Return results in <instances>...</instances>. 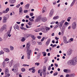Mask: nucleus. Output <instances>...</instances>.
<instances>
[{
	"label": "nucleus",
	"mask_w": 77,
	"mask_h": 77,
	"mask_svg": "<svg viewBox=\"0 0 77 77\" xmlns=\"http://www.w3.org/2000/svg\"><path fill=\"white\" fill-rule=\"evenodd\" d=\"M9 2L11 4H14L16 2V0H9Z\"/></svg>",
	"instance_id": "obj_8"
},
{
	"label": "nucleus",
	"mask_w": 77,
	"mask_h": 77,
	"mask_svg": "<svg viewBox=\"0 0 77 77\" xmlns=\"http://www.w3.org/2000/svg\"><path fill=\"white\" fill-rule=\"evenodd\" d=\"M30 35V34H24V36H25V38H27L29 37V36Z\"/></svg>",
	"instance_id": "obj_20"
},
{
	"label": "nucleus",
	"mask_w": 77,
	"mask_h": 77,
	"mask_svg": "<svg viewBox=\"0 0 77 77\" xmlns=\"http://www.w3.org/2000/svg\"><path fill=\"white\" fill-rule=\"evenodd\" d=\"M13 63V60H12L10 62V63H9V65H10V67L12 66V63Z\"/></svg>",
	"instance_id": "obj_35"
},
{
	"label": "nucleus",
	"mask_w": 77,
	"mask_h": 77,
	"mask_svg": "<svg viewBox=\"0 0 77 77\" xmlns=\"http://www.w3.org/2000/svg\"><path fill=\"white\" fill-rule=\"evenodd\" d=\"M9 11V8H7L5 10V11H2V13H7V12H8V11Z\"/></svg>",
	"instance_id": "obj_11"
},
{
	"label": "nucleus",
	"mask_w": 77,
	"mask_h": 77,
	"mask_svg": "<svg viewBox=\"0 0 77 77\" xmlns=\"http://www.w3.org/2000/svg\"><path fill=\"white\" fill-rule=\"evenodd\" d=\"M57 45H54L53 46H52V48H53L54 47H56L57 46Z\"/></svg>",
	"instance_id": "obj_59"
},
{
	"label": "nucleus",
	"mask_w": 77,
	"mask_h": 77,
	"mask_svg": "<svg viewBox=\"0 0 77 77\" xmlns=\"http://www.w3.org/2000/svg\"><path fill=\"white\" fill-rule=\"evenodd\" d=\"M50 69H51V66H50L48 68V71H50Z\"/></svg>",
	"instance_id": "obj_53"
},
{
	"label": "nucleus",
	"mask_w": 77,
	"mask_h": 77,
	"mask_svg": "<svg viewBox=\"0 0 77 77\" xmlns=\"http://www.w3.org/2000/svg\"><path fill=\"white\" fill-rule=\"evenodd\" d=\"M49 44H50V42H48L47 41L46 42V45L47 46H48Z\"/></svg>",
	"instance_id": "obj_42"
},
{
	"label": "nucleus",
	"mask_w": 77,
	"mask_h": 77,
	"mask_svg": "<svg viewBox=\"0 0 77 77\" xmlns=\"http://www.w3.org/2000/svg\"><path fill=\"white\" fill-rule=\"evenodd\" d=\"M68 23L66 22L64 23V24L63 26L62 27L61 30V34L62 35H63V33H64V32L65 31V26H68Z\"/></svg>",
	"instance_id": "obj_1"
},
{
	"label": "nucleus",
	"mask_w": 77,
	"mask_h": 77,
	"mask_svg": "<svg viewBox=\"0 0 77 77\" xmlns=\"http://www.w3.org/2000/svg\"><path fill=\"white\" fill-rule=\"evenodd\" d=\"M67 72H71V70L70 69H67Z\"/></svg>",
	"instance_id": "obj_54"
},
{
	"label": "nucleus",
	"mask_w": 77,
	"mask_h": 77,
	"mask_svg": "<svg viewBox=\"0 0 77 77\" xmlns=\"http://www.w3.org/2000/svg\"><path fill=\"white\" fill-rule=\"evenodd\" d=\"M7 27V26H6V24H5L1 28L0 30V32H2L5 29H6V27Z\"/></svg>",
	"instance_id": "obj_5"
},
{
	"label": "nucleus",
	"mask_w": 77,
	"mask_h": 77,
	"mask_svg": "<svg viewBox=\"0 0 77 77\" xmlns=\"http://www.w3.org/2000/svg\"><path fill=\"white\" fill-rule=\"evenodd\" d=\"M62 26H63V25L60 23V24L59 26V28H60V27H61Z\"/></svg>",
	"instance_id": "obj_48"
},
{
	"label": "nucleus",
	"mask_w": 77,
	"mask_h": 77,
	"mask_svg": "<svg viewBox=\"0 0 77 77\" xmlns=\"http://www.w3.org/2000/svg\"><path fill=\"white\" fill-rule=\"evenodd\" d=\"M12 29V28H11V30L10 31H8L7 32L8 33V36H9V37H10V36H11V35H10L11 34V29Z\"/></svg>",
	"instance_id": "obj_15"
},
{
	"label": "nucleus",
	"mask_w": 77,
	"mask_h": 77,
	"mask_svg": "<svg viewBox=\"0 0 77 77\" xmlns=\"http://www.w3.org/2000/svg\"><path fill=\"white\" fill-rule=\"evenodd\" d=\"M26 40V39L24 37H23L21 39V41L22 42H24Z\"/></svg>",
	"instance_id": "obj_27"
},
{
	"label": "nucleus",
	"mask_w": 77,
	"mask_h": 77,
	"mask_svg": "<svg viewBox=\"0 0 77 77\" xmlns=\"http://www.w3.org/2000/svg\"><path fill=\"white\" fill-rule=\"evenodd\" d=\"M23 66H29V65H27V64H23Z\"/></svg>",
	"instance_id": "obj_55"
},
{
	"label": "nucleus",
	"mask_w": 77,
	"mask_h": 77,
	"mask_svg": "<svg viewBox=\"0 0 77 77\" xmlns=\"http://www.w3.org/2000/svg\"><path fill=\"white\" fill-rule=\"evenodd\" d=\"M14 28L15 29V30H16L15 28L16 29H17L18 30L19 29V27L18 26L17 24H15L14 25Z\"/></svg>",
	"instance_id": "obj_19"
},
{
	"label": "nucleus",
	"mask_w": 77,
	"mask_h": 77,
	"mask_svg": "<svg viewBox=\"0 0 77 77\" xmlns=\"http://www.w3.org/2000/svg\"><path fill=\"white\" fill-rule=\"evenodd\" d=\"M37 38L38 39H41V36H37Z\"/></svg>",
	"instance_id": "obj_64"
},
{
	"label": "nucleus",
	"mask_w": 77,
	"mask_h": 77,
	"mask_svg": "<svg viewBox=\"0 0 77 77\" xmlns=\"http://www.w3.org/2000/svg\"><path fill=\"white\" fill-rule=\"evenodd\" d=\"M51 41V39H50V38H49L48 39V42H50V41Z\"/></svg>",
	"instance_id": "obj_62"
},
{
	"label": "nucleus",
	"mask_w": 77,
	"mask_h": 77,
	"mask_svg": "<svg viewBox=\"0 0 77 77\" xmlns=\"http://www.w3.org/2000/svg\"><path fill=\"white\" fill-rule=\"evenodd\" d=\"M11 71H13L15 73H16L17 72H18V67H17V66H14Z\"/></svg>",
	"instance_id": "obj_4"
},
{
	"label": "nucleus",
	"mask_w": 77,
	"mask_h": 77,
	"mask_svg": "<svg viewBox=\"0 0 77 77\" xmlns=\"http://www.w3.org/2000/svg\"><path fill=\"white\" fill-rule=\"evenodd\" d=\"M2 54H4V52L2 50L0 52V55H2Z\"/></svg>",
	"instance_id": "obj_41"
},
{
	"label": "nucleus",
	"mask_w": 77,
	"mask_h": 77,
	"mask_svg": "<svg viewBox=\"0 0 77 77\" xmlns=\"http://www.w3.org/2000/svg\"><path fill=\"white\" fill-rule=\"evenodd\" d=\"M5 75H8V74H9V70L7 69H6L5 71Z\"/></svg>",
	"instance_id": "obj_12"
},
{
	"label": "nucleus",
	"mask_w": 77,
	"mask_h": 77,
	"mask_svg": "<svg viewBox=\"0 0 77 77\" xmlns=\"http://www.w3.org/2000/svg\"><path fill=\"white\" fill-rule=\"evenodd\" d=\"M40 56H41V53H39L38 54L37 56V58H36L37 59H39L40 57Z\"/></svg>",
	"instance_id": "obj_23"
},
{
	"label": "nucleus",
	"mask_w": 77,
	"mask_h": 77,
	"mask_svg": "<svg viewBox=\"0 0 77 77\" xmlns=\"http://www.w3.org/2000/svg\"><path fill=\"white\" fill-rule=\"evenodd\" d=\"M40 20L39 19V18H37L35 20V22H39Z\"/></svg>",
	"instance_id": "obj_24"
},
{
	"label": "nucleus",
	"mask_w": 77,
	"mask_h": 77,
	"mask_svg": "<svg viewBox=\"0 0 77 77\" xmlns=\"http://www.w3.org/2000/svg\"><path fill=\"white\" fill-rule=\"evenodd\" d=\"M10 75H11L10 74H8V75H6L4 77H9Z\"/></svg>",
	"instance_id": "obj_49"
},
{
	"label": "nucleus",
	"mask_w": 77,
	"mask_h": 77,
	"mask_svg": "<svg viewBox=\"0 0 77 77\" xmlns=\"http://www.w3.org/2000/svg\"><path fill=\"white\" fill-rule=\"evenodd\" d=\"M5 65H6V62H5V61H4L2 63V65L3 67L5 66Z\"/></svg>",
	"instance_id": "obj_25"
},
{
	"label": "nucleus",
	"mask_w": 77,
	"mask_h": 77,
	"mask_svg": "<svg viewBox=\"0 0 77 77\" xmlns=\"http://www.w3.org/2000/svg\"><path fill=\"white\" fill-rule=\"evenodd\" d=\"M69 77H74V74H71L69 75Z\"/></svg>",
	"instance_id": "obj_32"
},
{
	"label": "nucleus",
	"mask_w": 77,
	"mask_h": 77,
	"mask_svg": "<svg viewBox=\"0 0 77 77\" xmlns=\"http://www.w3.org/2000/svg\"><path fill=\"white\" fill-rule=\"evenodd\" d=\"M21 70L22 72H24L26 71V69L24 68H22L21 69Z\"/></svg>",
	"instance_id": "obj_39"
},
{
	"label": "nucleus",
	"mask_w": 77,
	"mask_h": 77,
	"mask_svg": "<svg viewBox=\"0 0 77 77\" xmlns=\"http://www.w3.org/2000/svg\"><path fill=\"white\" fill-rule=\"evenodd\" d=\"M30 45H29V43H27L26 45V48L27 49H29V48L30 47Z\"/></svg>",
	"instance_id": "obj_26"
},
{
	"label": "nucleus",
	"mask_w": 77,
	"mask_h": 77,
	"mask_svg": "<svg viewBox=\"0 0 77 77\" xmlns=\"http://www.w3.org/2000/svg\"><path fill=\"white\" fill-rule=\"evenodd\" d=\"M59 16H58L56 17H54L53 18V20H57V19H59Z\"/></svg>",
	"instance_id": "obj_21"
},
{
	"label": "nucleus",
	"mask_w": 77,
	"mask_h": 77,
	"mask_svg": "<svg viewBox=\"0 0 77 77\" xmlns=\"http://www.w3.org/2000/svg\"><path fill=\"white\" fill-rule=\"evenodd\" d=\"M46 71V66H45L43 67V72H45Z\"/></svg>",
	"instance_id": "obj_37"
},
{
	"label": "nucleus",
	"mask_w": 77,
	"mask_h": 77,
	"mask_svg": "<svg viewBox=\"0 0 77 77\" xmlns=\"http://www.w3.org/2000/svg\"><path fill=\"white\" fill-rule=\"evenodd\" d=\"M74 3H72L71 4V5H70V7H72V6H73V5H74Z\"/></svg>",
	"instance_id": "obj_63"
},
{
	"label": "nucleus",
	"mask_w": 77,
	"mask_h": 77,
	"mask_svg": "<svg viewBox=\"0 0 77 77\" xmlns=\"http://www.w3.org/2000/svg\"><path fill=\"white\" fill-rule=\"evenodd\" d=\"M31 38L33 39H35V38H35V36L34 35H31Z\"/></svg>",
	"instance_id": "obj_36"
},
{
	"label": "nucleus",
	"mask_w": 77,
	"mask_h": 77,
	"mask_svg": "<svg viewBox=\"0 0 77 77\" xmlns=\"http://www.w3.org/2000/svg\"><path fill=\"white\" fill-rule=\"evenodd\" d=\"M3 50L5 51V52H7V53H9V49H8V48H4Z\"/></svg>",
	"instance_id": "obj_13"
},
{
	"label": "nucleus",
	"mask_w": 77,
	"mask_h": 77,
	"mask_svg": "<svg viewBox=\"0 0 77 77\" xmlns=\"http://www.w3.org/2000/svg\"><path fill=\"white\" fill-rule=\"evenodd\" d=\"M67 54L69 56H70L72 54V51L71 50H69L67 52Z\"/></svg>",
	"instance_id": "obj_17"
},
{
	"label": "nucleus",
	"mask_w": 77,
	"mask_h": 77,
	"mask_svg": "<svg viewBox=\"0 0 77 77\" xmlns=\"http://www.w3.org/2000/svg\"><path fill=\"white\" fill-rule=\"evenodd\" d=\"M35 69H32V73H35Z\"/></svg>",
	"instance_id": "obj_51"
},
{
	"label": "nucleus",
	"mask_w": 77,
	"mask_h": 77,
	"mask_svg": "<svg viewBox=\"0 0 77 77\" xmlns=\"http://www.w3.org/2000/svg\"><path fill=\"white\" fill-rule=\"evenodd\" d=\"M46 38H45V37H43V38H42V39L41 40V42H43V41H44V39H46Z\"/></svg>",
	"instance_id": "obj_44"
},
{
	"label": "nucleus",
	"mask_w": 77,
	"mask_h": 77,
	"mask_svg": "<svg viewBox=\"0 0 77 77\" xmlns=\"http://www.w3.org/2000/svg\"><path fill=\"white\" fill-rule=\"evenodd\" d=\"M41 20L42 22H45L47 21V19L46 17H43L41 18Z\"/></svg>",
	"instance_id": "obj_7"
},
{
	"label": "nucleus",
	"mask_w": 77,
	"mask_h": 77,
	"mask_svg": "<svg viewBox=\"0 0 77 77\" xmlns=\"http://www.w3.org/2000/svg\"><path fill=\"white\" fill-rule=\"evenodd\" d=\"M64 22H65V20H62L61 21L60 23H61V24L63 25V24Z\"/></svg>",
	"instance_id": "obj_50"
},
{
	"label": "nucleus",
	"mask_w": 77,
	"mask_h": 77,
	"mask_svg": "<svg viewBox=\"0 0 77 77\" xmlns=\"http://www.w3.org/2000/svg\"><path fill=\"white\" fill-rule=\"evenodd\" d=\"M53 14H54V10H51L50 13V17H52V16L53 15Z\"/></svg>",
	"instance_id": "obj_14"
},
{
	"label": "nucleus",
	"mask_w": 77,
	"mask_h": 77,
	"mask_svg": "<svg viewBox=\"0 0 77 77\" xmlns=\"http://www.w3.org/2000/svg\"><path fill=\"white\" fill-rule=\"evenodd\" d=\"M23 12H24V13H27V12H28V10H24Z\"/></svg>",
	"instance_id": "obj_56"
},
{
	"label": "nucleus",
	"mask_w": 77,
	"mask_h": 77,
	"mask_svg": "<svg viewBox=\"0 0 77 77\" xmlns=\"http://www.w3.org/2000/svg\"><path fill=\"white\" fill-rule=\"evenodd\" d=\"M29 20L30 21H34V20L31 18H29Z\"/></svg>",
	"instance_id": "obj_46"
},
{
	"label": "nucleus",
	"mask_w": 77,
	"mask_h": 77,
	"mask_svg": "<svg viewBox=\"0 0 77 77\" xmlns=\"http://www.w3.org/2000/svg\"><path fill=\"white\" fill-rule=\"evenodd\" d=\"M67 69H64L63 70V71L64 72H67Z\"/></svg>",
	"instance_id": "obj_57"
},
{
	"label": "nucleus",
	"mask_w": 77,
	"mask_h": 77,
	"mask_svg": "<svg viewBox=\"0 0 77 77\" xmlns=\"http://www.w3.org/2000/svg\"><path fill=\"white\" fill-rule=\"evenodd\" d=\"M8 60H9V58H6L4 61H5V62H6V61H8Z\"/></svg>",
	"instance_id": "obj_52"
},
{
	"label": "nucleus",
	"mask_w": 77,
	"mask_h": 77,
	"mask_svg": "<svg viewBox=\"0 0 77 77\" xmlns=\"http://www.w3.org/2000/svg\"><path fill=\"white\" fill-rule=\"evenodd\" d=\"M37 43L38 44V45H42V42H37Z\"/></svg>",
	"instance_id": "obj_33"
},
{
	"label": "nucleus",
	"mask_w": 77,
	"mask_h": 77,
	"mask_svg": "<svg viewBox=\"0 0 77 77\" xmlns=\"http://www.w3.org/2000/svg\"><path fill=\"white\" fill-rule=\"evenodd\" d=\"M42 54H43V56H46V54H47V53L45 52H42Z\"/></svg>",
	"instance_id": "obj_31"
},
{
	"label": "nucleus",
	"mask_w": 77,
	"mask_h": 77,
	"mask_svg": "<svg viewBox=\"0 0 77 77\" xmlns=\"http://www.w3.org/2000/svg\"><path fill=\"white\" fill-rule=\"evenodd\" d=\"M32 45H35L36 44V42L35 41H33L32 42Z\"/></svg>",
	"instance_id": "obj_40"
},
{
	"label": "nucleus",
	"mask_w": 77,
	"mask_h": 77,
	"mask_svg": "<svg viewBox=\"0 0 77 77\" xmlns=\"http://www.w3.org/2000/svg\"><path fill=\"white\" fill-rule=\"evenodd\" d=\"M76 22H74L73 23L72 26V28L73 29H75L76 28Z\"/></svg>",
	"instance_id": "obj_6"
},
{
	"label": "nucleus",
	"mask_w": 77,
	"mask_h": 77,
	"mask_svg": "<svg viewBox=\"0 0 77 77\" xmlns=\"http://www.w3.org/2000/svg\"><path fill=\"white\" fill-rule=\"evenodd\" d=\"M32 50L29 49H27V58L28 59H30V54L32 53Z\"/></svg>",
	"instance_id": "obj_3"
},
{
	"label": "nucleus",
	"mask_w": 77,
	"mask_h": 77,
	"mask_svg": "<svg viewBox=\"0 0 77 77\" xmlns=\"http://www.w3.org/2000/svg\"><path fill=\"white\" fill-rule=\"evenodd\" d=\"M42 74L45 77V76H46V74H47L45 72H43L42 73Z\"/></svg>",
	"instance_id": "obj_38"
},
{
	"label": "nucleus",
	"mask_w": 77,
	"mask_h": 77,
	"mask_svg": "<svg viewBox=\"0 0 77 77\" xmlns=\"http://www.w3.org/2000/svg\"><path fill=\"white\" fill-rule=\"evenodd\" d=\"M29 6H30V4H28L25 6V8L26 9H29Z\"/></svg>",
	"instance_id": "obj_18"
},
{
	"label": "nucleus",
	"mask_w": 77,
	"mask_h": 77,
	"mask_svg": "<svg viewBox=\"0 0 77 77\" xmlns=\"http://www.w3.org/2000/svg\"><path fill=\"white\" fill-rule=\"evenodd\" d=\"M35 65H37V66H38V65H39V63H35Z\"/></svg>",
	"instance_id": "obj_58"
},
{
	"label": "nucleus",
	"mask_w": 77,
	"mask_h": 77,
	"mask_svg": "<svg viewBox=\"0 0 77 77\" xmlns=\"http://www.w3.org/2000/svg\"><path fill=\"white\" fill-rule=\"evenodd\" d=\"M28 24L29 26H32V23H31V22L30 21L28 23Z\"/></svg>",
	"instance_id": "obj_45"
},
{
	"label": "nucleus",
	"mask_w": 77,
	"mask_h": 77,
	"mask_svg": "<svg viewBox=\"0 0 77 77\" xmlns=\"http://www.w3.org/2000/svg\"><path fill=\"white\" fill-rule=\"evenodd\" d=\"M10 50H11V51H13V50H14V47H13V46H10Z\"/></svg>",
	"instance_id": "obj_29"
},
{
	"label": "nucleus",
	"mask_w": 77,
	"mask_h": 77,
	"mask_svg": "<svg viewBox=\"0 0 77 77\" xmlns=\"http://www.w3.org/2000/svg\"><path fill=\"white\" fill-rule=\"evenodd\" d=\"M63 42L65 44H66V41H67V39H66V37L64 36L63 37Z\"/></svg>",
	"instance_id": "obj_10"
},
{
	"label": "nucleus",
	"mask_w": 77,
	"mask_h": 77,
	"mask_svg": "<svg viewBox=\"0 0 77 77\" xmlns=\"http://www.w3.org/2000/svg\"><path fill=\"white\" fill-rule=\"evenodd\" d=\"M55 39H56L57 41H58V39H59V38H57V37H56L55 38Z\"/></svg>",
	"instance_id": "obj_61"
},
{
	"label": "nucleus",
	"mask_w": 77,
	"mask_h": 77,
	"mask_svg": "<svg viewBox=\"0 0 77 77\" xmlns=\"http://www.w3.org/2000/svg\"><path fill=\"white\" fill-rule=\"evenodd\" d=\"M33 13H30V15L31 16V17H32V16H33Z\"/></svg>",
	"instance_id": "obj_60"
},
{
	"label": "nucleus",
	"mask_w": 77,
	"mask_h": 77,
	"mask_svg": "<svg viewBox=\"0 0 77 77\" xmlns=\"http://www.w3.org/2000/svg\"><path fill=\"white\" fill-rule=\"evenodd\" d=\"M3 23H5L7 22V18L5 17H3Z\"/></svg>",
	"instance_id": "obj_16"
},
{
	"label": "nucleus",
	"mask_w": 77,
	"mask_h": 77,
	"mask_svg": "<svg viewBox=\"0 0 77 77\" xmlns=\"http://www.w3.org/2000/svg\"><path fill=\"white\" fill-rule=\"evenodd\" d=\"M57 74H58V73L57 72H55L54 73V76H56V75H57Z\"/></svg>",
	"instance_id": "obj_47"
},
{
	"label": "nucleus",
	"mask_w": 77,
	"mask_h": 77,
	"mask_svg": "<svg viewBox=\"0 0 77 77\" xmlns=\"http://www.w3.org/2000/svg\"><path fill=\"white\" fill-rule=\"evenodd\" d=\"M59 26V24L56 25L54 27V29H57V28L58 27V26Z\"/></svg>",
	"instance_id": "obj_34"
},
{
	"label": "nucleus",
	"mask_w": 77,
	"mask_h": 77,
	"mask_svg": "<svg viewBox=\"0 0 77 77\" xmlns=\"http://www.w3.org/2000/svg\"><path fill=\"white\" fill-rule=\"evenodd\" d=\"M50 29V28H49L48 27H46V31L45 32L46 33H47V31L48 30H49Z\"/></svg>",
	"instance_id": "obj_28"
},
{
	"label": "nucleus",
	"mask_w": 77,
	"mask_h": 77,
	"mask_svg": "<svg viewBox=\"0 0 77 77\" xmlns=\"http://www.w3.org/2000/svg\"><path fill=\"white\" fill-rule=\"evenodd\" d=\"M70 19H71V17H69L68 18V19L67 20V21H68V22H69V21H70Z\"/></svg>",
	"instance_id": "obj_43"
},
{
	"label": "nucleus",
	"mask_w": 77,
	"mask_h": 77,
	"mask_svg": "<svg viewBox=\"0 0 77 77\" xmlns=\"http://www.w3.org/2000/svg\"><path fill=\"white\" fill-rule=\"evenodd\" d=\"M23 11V8L22 7H20L19 8V12H22V11Z\"/></svg>",
	"instance_id": "obj_30"
},
{
	"label": "nucleus",
	"mask_w": 77,
	"mask_h": 77,
	"mask_svg": "<svg viewBox=\"0 0 77 77\" xmlns=\"http://www.w3.org/2000/svg\"><path fill=\"white\" fill-rule=\"evenodd\" d=\"M34 31L36 32H39V31H41V29L40 28L36 29H35Z\"/></svg>",
	"instance_id": "obj_22"
},
{
	"label": "nucleus",
	"mask_w": 77,
	"mask_h": 77,
	"mask_svg": "<svg viewBox=\"0 0 77 77\" xmlns=\"http://www.w3.org/2000/svg\"><path fill=\"white\" fill-rule=\"evenodd\" d=\"M72 65H75L77 64V59L76 57H74L72 58L71 60Z\"/></svg>",
	"instance_id": "obj_2"
},
{
	"label": "nucleus",
	"mask_w": 77,
	"mask_h": 77,
	"mask_svg": "<svg viewBox=\"0 0 77 77\" xmlns=\"http://www.w3.org/2000/svg\"><path fill=\"white\" fill-rule=\"evenodd\" d=\"M67 64L68 65H70V66L73 65L71 60L68 61L67 62Z\"/></svg>",
	"instance_id": "obj_9"
}]
</instances>
